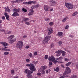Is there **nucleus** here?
<instances>
[{"instance_id":"09e8293b","label":"nucleus","mask_w":78,"mask_h":78,"mask_svg":"<svg viewBox=\"0 0 78 78\" xmlns=\"http://www.w3.org/2000/svg\"><path fill=\"white\" fill-rule=\"evenodd\" d=\"M34 56H36V55H37V52H35L34 53Z\"/></svg>"},{"instance_id":"338daca9","label":"nucleus","mask_w":78,"mask_h":78,"mask_svg":"<svg viewBox=\"0 0 78 78\" xmlns=\"http://www.w3.org/2000/svg\"><path fill=\"white\" fill-rule=\"evenodd\" d=\"M46 73H48V70H46Z\"/></svg>"},{"instance_id":"9b49d317","label":"nucleus","mask_w":78,"mask_h":78,"mask_svg":"<svg viewBox=\"0 0 78 78\" xmlns=\"http://www.w3.org/2000/svg\"><path fill=\"white\" fill-rule=\"evenodd\" d=\"M29 11L30 12H29L28 15H29V16L33 15V12H34L33 10L32 9H30Z\"/></svg>"},{"instance_id":"39448f33","label":"nucleus","mask_w":78,"mask_h":78,"mask_svg":"<svg viewBox=\"0 0 78 78\" xmlns=\"http://www.w3.org/2000/svg\"><path fill=\"white\" fill-rule=\"evenodd\" d=\"M51 36H46L45 38L43 40V42L45 44L46 43H48V41L50 39Z\"/></svg>"},{"instance_id":"7c9ffc66","label":"nucleus","mask_w":78,"mask_h":78,"mask_svg":"<svg viewBox=\"0 0 78 78\" xmlns=\"http://www.w3.org/2000/svg\"><path fill=\"white\" fill-rule=\"evenodd\" d=\"M72 78H77V76H76L75 75H73L72 76Z\"/></svg>"},{"instance_id":"a211bd4d","label":"nucleus","mask_w":78,"mask_h":78,"mask_svg":"<svg viewBox=\"0 0 78 78\" xmlns=\"http://www.w3.org/2000/svg\"><path fill=\"white\" fill-rule=\"evenodd\" d=\"M57 35L59 36H63V33L62 32H59Z\"/></svg>"},{"instance_id":"473e14b6","label":"nucleus","mask_w":78,"mask_h":78,"mask_svg":"<svg viewBox=\"0 0 78 78\" xmlns=\"http://www.w3.org/2000/svg\"><path fill=\"white\" fill-rule=\"evenodd\" d=\"M28 55L30 58H32V57H33V55H32V54L31 53L29 54Z\"/></svg>"},{"instance_id":"a19ab883","label":"nucleus","mask_w":78,"mask_h":78,"mask_svg":"<svg viewBox=\"0 0 78 78\" xmlns=\"http://www.w3.org/2000/svg\"><path fill=\"white\" fill-rule=\"evenodd\" d=\"M48 56L47 55H46L45 57V59H47L48 58Z\"/></svg>"},{"instance_id":"774afa93","label":"nucleus","mask_w":78,"mask_h":78,"mask_svg":"<svg viewBox=\"0 0 78 78\" xmlns=\"http://www.w3.org/2000/svg\"><path fill=\"white\" fill-rule=\"evenodd\" d=\"M56 60H59V58H56Z\"/></svg>"},{"instance_id":"2f4dec72","label":"nucleus","mask_w":78,"mask_h":78,"mask_svg":"<svg viewBox=\"0 0 78 78\" xmlns=\"http://www.w3.org/2000/svg\"><path fill=\"white\" fill-rule=\"evenodd\" d=\"M22 10V11H24L25 12H26L27 11L26 10V9H25L24 8H23Z\"/></svg>"},{"instance_id":"680f3d73","label":"nucleus","mask_w":78,"mask_h":78,"mask_svg":"<svg viewBox=\"0 0 78 78\" xmlns=\"http://www.w3.org/2000/svg\"><path fill=\"white\" fill-rule=\"evenodd\" d=\"M11 31H9L8 33V34H11Z\"/></svg>"},{"instance_id":"6ab92c4d","label":"nucleus","mask_w":78,"mask_h":78,"mask_svg":"<svg viewBox=\"0 0 78 78\" xmlns=\"http://www.w3.org/2000/svg\"><path fill=\"white\" fill-rule=\"evenodd\" d=\"M24 0H17L16 1H13V3H20L22 2V1H23Z\"/></svg>"},{"instance_id":"49530a36","label":"nucleus","mask_w":78,"mask_h":78,"mask_svg":"<svg viewBox=\"0 0 78 78\" xmlns=\"http://www.w3.org/2000/svg\"><path fill=\"white\" fill-rule=\"evenodd\" d=\"M26 62H30V60L29 59H26Z\"/></svg>"},{"instance_id":"423d86ee","label":"nucleus","mask_w":78,"mask_h":78,"mask_svg":"<svg viewBox=\"0 0 78 78\" xmlns=\"http://www.w3.org/2000/svg\"><path fill=\"white\" fill-rule=\"evenodd\" d=\"M66 6L69 9H71L73 8V5L72 4H68L67 3H65Z\"/></svg>"},{"instance_id":"f704fd0d","label":"nucleus","mask_w":78,"mask_h":78,"mask_svg":"<svg viewBox=\"0 0 78 78\" xmlns=\"http://www.w3.org/2000/svg\"><path fill=\"white\" fill-rule=\"evenodd\" d=\"M55 70L56 72H59V68L58 67L56 68Z\"/></svg>"},{"instance_id":"dca6fc26","label":"nucleus","mask_w":78,"mask_h":78,"mask_svg":"<svg viewBox=\"0 0 78 78\" xmlns=\"http://www.w3.org/2000/svg\"><path fill=\"white\" fill-rule=\"evenodd\" d=\"M4 15L6 17V19L7 20H9V15H8L7 13H4Z\"/></svg>"},{"instance_id":"0e129e2a","label":"nucleus","mask_w":78,"mask_h":78,"mask_svg":"<svg viewBox=\"0 0 78 78\" xmlns=\"http://www.w3.org/2000/svg\"><path fill=\"white\" fill-rule=\"evenodd\" d=\"M5 48H2V50H5Z\"/></svg>"},{"instance_id":"cd10ccee","label":"nucleus","mask_w":78,"mask_h":78,"mask_svg":"<svg viewBox=\"0 0 78 78\" xmlns=\"http://www.w3.org/2000/svg\"><path fill=\"white\" fill-rule=\"evenodd\" d=\"M72 62H69L66 64V66H69V65L71 64H72Z\"/></svg>"},{"instance_id":"37998d69","label":"nucleus","mask_w":78,"mask_h":78,"mask_svg":"<svg viewBox=\"0 0 78 78\" xmlns=\"http://www.w3.org/2000/svg\"><path fill=\"white\" fill-rule=\"evenodd\" d=\"M31 8L32 9H33L34 8H36V7H35V5H32V6H31Z\"/></svg>"},{"instance_id":"e433bc0d","label":"nucleus","mask_w":78,"mask_h":78,"mask_svg":"<svg viewBox=\"0 0 78 78\" xmlns=\"http://www.w3.org/2000/svg\"><path fill=\"white\" fill-rule=\"evenodd\" d=\"M8 54H9V52H4V55H8Z\"/></svg>"},{"instance_id":"393cba45","label":"nucleus","mask_w":78,"mask_h":78,"mask_svg":"<svg viewBox=\"0 0 78 78\" xmlns=\"http://www.w3.org/2000/svg\"><path fill=\"white\" fill-rule=\"evenodd\" d=\"M5 11H8V12H9V11H10V10L8 8V7H7V8H6Z\"/></svg>"},{"instance_id":"f257e3e1","label":"nucleus","mask_w":78,"mask_h":78,"mask_svg":"<svg viewBox=\"0 0 78 78\" xmlns=\"http://www.w3.org/2000/svg\"><path fill=\"white\" fill-rule=\"evenodd\" d=\"M48 59L50 61L49 63V67H51V66L53 65L52 62H53L55 64H56L58 62V61L56 60L55 58V57H54L53 55H51V57H49L48 58Z\"/></svg>"},{"instance_id":"de8ad7c7","label":"nucleus","mask_w":78,"mask_h":78,"mask_svg":"<svg viewBox=\"0 0 78 78\" xmlns=\"http://www.w3.org/2000/svg\"><path fill=\"white\" fill-rule=\"evenodd\" d=\"M61 55V54L60 53H57L56 54L57 56H59Z\"/></svg>"},{"instance_id":"8fccbe9b","label":"nucleus","mask_w":78,"mask_h":78,"mask_svg":"<svg viewBox=\"0 0 78 78\" xmlns=\"http://www.w3.org/2000/svg\"><path fill=\"white\" fill-rule=\"evenodd\" d=\"M25 24H26V25H30V23L26 22L25 23Z\"/></svg>"},{"instance_id":"052dcab7","label":"nucleus","mask_w":78,"mask_h":78,"mask_svg":"<svg viewBox=\"0 0 78 78\" xmlns=\"http://www.w3.org/2000/svg\"><path fill=\"white\" fill-rule=\"evenodd\" d=\"M53 10V8H51L50 9V11H52Z\"/></svg>"},{"instance_id":"c03bdc74","label":"nucleus","mask_w":78,"mask_h":78,"mask_svg":"<svg viewBox=\"0 0 78 78\" xmlns=\"http://www.w3.org/2000/svg\"><path fill=\"white\" fill-rule=\"evenodd\" d=\"M45 20L46 21H48V20H50V19H49V18H47L45 19Z\"/></svg>"},{"instance_id":"b1692460","label":"nucleus","mask_w":78,"mask_h":78,"mask_svg":"<svg viewBox=\"0 0 78 78\" xmlns=\"http://www.w3.org/2000/svg\"><path fill=\"white\" fill-rule=\"evenodd\" d=\"M62 51V50H59L55 52L56 53H61V51Z\"/></svg>"},{"instance_id":"e2e57ef3","label":"nucleus","mask_w":78,"mask_h":78,"mask_svg":"<svg viewBox=\"0 0 78 78\" xmlns=\"http://www.w3.org/2000/svg\"><path fill=\"white\" fill-rule=\"evenodd\" d=\"M3 28L2 26L1 25H0V28Z\"/></svg>"},{"instance_id":"f8f14e48","label":"nucleus","mask_w":78,"mask_h":78,"mask_svg":"<svg viewBox=\"0 0 78 78\" xmlns=\"http://www.w3.org/2000/svg\"><path fill=\"white\" fill-rule=\"evenodd\" d=\"M13 14L12 15V16L13 17H16V16H19V14L18 13L14 12Z\"/></svg>"},{"instance_id":"a18cd8bd","label":"nucleus","mask_w":78,"mask_h":78,"mask_svg":"<svg viewBox=\"0 0 78 78\" xmlns=\"http://www.w3.org/2000/svg\"><path fill=\"white\" fill-rule=\"evenodd\" d=\"M65 29H68L69 28V26L67 25L66 27H65Z\"/></svg>"},{"instance_id":"72a5a7b5","label":"nucleus","mask_w":78,"mask_h":78,"mask_svg":"<svg viewBox=\"0 0 78 78\" xmlns=\"http://www.w3.org/2000/svg\"><path fill=\"white\" fill-rule=\"evenodd\" d=\"M64 60L65 61H69L70 60L69 59L67 58H65L64 59Z\"/></svg>"},{"instance_id":"603ef678","label":"nucleus","mask_w":78,"mask_h":78,"mask_svg":"<svg viewBox=\"0 0 78 78\" xmlns=\"http://www.w3.org/2000/svg\"><path fill=\"white\" fill-rule=\"evenodd\" d=\"M53 46H54V45H53V44H52L51 45V47L52 48V47H53Z\"/></svg>"},{"instance_id":"2eb2a0df","label":"nucleus","mask_w":78,"mask_h":78,"mask_svg":"<svg viewBox=\"0 0 78 78\" xmlns=\"http://www.w3.org/2000/svg\"><path fill=\"white\" fill-rule=\"evenodd\" d=\"M44 9L45 11H48V9L50 8V7L47 5H44Z\"/></svg>"},{"instance_id":"412c9836","label":"nucleus","mask_w":78,"mask_h":78,"mask_svg":"<svg viewBox=\"0 0 78 78\" xmlns=\"http://www.w3.org/2000/svg\"><path fill=\"white\" fill-rule=\"evenodd\" d=\"M23 20L24 21V22H28L29 20H29L28 18H25L23 19Z\"/></svg>"},{"instance_id":"4468645a","label":"nucleus","mask_w":78,"mask_h":78,"mask_svg":"<svg viewBox=\"0 0 78 78\" xmlns=\"http://www.w3.org/2000/svg\"><path fill=\"white\" fill-rule=\"evenodd\" d=\"M50 2H51V3H52V6H54L55 5H56V2L53 0H51Z\"/></svg>"},{"instance_id":"f3484780","label":"nucleus","mask_w":78,"mask_h":78,"mask_svg":"<svg viewBox=\"0 0 78 78\" xmlns=\"http://www.w3.org/2000/svg\"><path fill=\"white\" fill-rule=\"evenodd\" d=\"M0 44H2V45H3L4 47H5V46H7V45H8V44H7L6 42H0Z\"/></svg>"},{"instance_id":"f03ea898","label":"nucleus","mask_w":78,"mask_h":78,"mask_svg":"<svg viewBox=\"0 0 78 78\" xmlns=\"http://www.w3.org/2000/svg\"><path fill=\"white\" fill-rule=\"evenodd\" d=\"M25 72V73H27V76L28 77V78H32V75H31V73H33V71H30L28 69H26Z\"/></svg>"},{"instance_id":"79ce46f5","label":"nucleus","mask_w":78,"mask_h":78,"mask_svg":"<svg viewBox=\"0 0 78 78\" xmlns=\"http://www.w3.org/2000/svg\"><path fill=\"white\" fill-rule=\"evenodd\" d=\"M26 37H27V36L24 35L22 37V39H24V38H26Z\"/></svg>"},{"instance_id":"69168bd1","label":"nucleus","mask_w":78,"mask_h":78,"mask_svg":"<svg viewBox=\"0 0 78 78\" xmlns=\"http://www.w3.org/2000/svg\"><path fill=\"white\" fill-rule=\"evenodd\" d=\"M19 78V77H18V76H17L14 77V78Z\"/></svg>"},{"instance_id":"ea45409f","label":"nucleus","mask_w":78,"mask_h":78,"mask_svg":"<svg viewBox=\"0 0 78 78\" xmlns=\"http://www.w3.org/2000/svg\"><path fill=\"white\" fill-rule=\"evenodd\" d=\"M35 5V8H39V4H37V5Z\"/></svg>"},{"instance_id":"58836bf2","label":"nucleus","mask_w":78,"mask_h":78,"mask_svg":"<svg viewBox=\"0 0 78 78\" xmlns=\"http://www.w3.org/2000/svg\"><path fill=\"white\" fill-rule=\"evenodd\" d=\"M66 20H67V18H65L63 20L62 22H66Z\"/></svg>"},{"instance_id":"4d7b16f0","label":"nucleus","mask_w":78,"mask_h":78,"mask_svg":"<svg viewBox=\"0 0 78 78\" xmlns=\"http://www.w3.org/2000/svg\"><path fill=\"white\" fill-rule=\"evenodd\" d=\"M58 43L59 45H61L62 44V42L61 41H59Z\"/></svg>"},{"instance_id":"4c0bfd02","label":"nucleus","mask_w":78,"mask_h":78,"mask_svg":"<svg viewBox=\"0 0 78 78\" xmlns=\"http://www.w3.org/2000/svg\"><path fill=\"white\" fill-rule=\"evenodd\" d=\"M37 62H37V61H36V62L34 61L32 62V63L33 64H37Z\"/></svg>"},{"instance_id":"1a4fd4ad","label":"nucleus","mask_w":78,"mask_h":78,"mask_svg":"<svg viewBox=\"0 0 78 78\" xmlns=\"http://www.w3.org/2000/svg\"><path fill=\"white\" fill-rule=\"evenodd\" d=\"M48 35H50L53 33V29L51 28H49L48 29Z\"/></svg>"},{"instance_id":"5fc2aeb1","label":"nucleus","mask_w":78,"mask_h":78,"mask_svg":"<svg viewBox=\"0 0 78 78\" xmlns=\"http://www.w3.org/2000/svg\"><path fill=\"white\" fill-rule=\"evenodd\" d=\"M2 19H3V20H5V19H6V18H5V16H3L2 17Z\"/></svg>"},{"instance_id":"864d4df0","label":"nucleus","mask_w":78,"mask_h":78,"mask_svg":"<svg viewBox=\"0 0 78 78\" xmlns=\"http://www.w3.org/2000/svg\"><path fill=\"white\" fill-rule=\"evenodd\" d=\"M69 37H71L72 38L73 37H74V36H73L71 35H69Z\"/></svg>"},{"instance_id":"c85d7f7f","label":"nucleus","mask_w":78,"mask_h":78,"mask_svg":"<svg viewBox=\"0 0 78 78\" xmlns=\"http://www.w3.org/2000/svg\"><path fill=\"white\" fill-rule=\"evenodd\" d=\"M16 39H14L13 40H10V42H11V44H12V43H13V42H15V41H16Z\"/></svg>"},{"instance_id":"bb28decb","label":"nucleus","mask_w":78,"mask_h":78,"mask_svg":"<svg viewBox=\"0 0 78 78\" xmlns=\"http://www.w3.org/2000/svg\"><path fill=\"white\" fill-rule=\"evenodd\" d=\"M5 48H7V47H5V48L4 50L6 51H10V50Z\"/></svg>"},{"instance_id":"aec40b11","label":"nucleus","mask_w":78,"mask_h":78,"mask_svg":"<svg viewBox=\"0 0 78 78\" xmlns=\"http://www.w3.org/2000/svg\"><path fill=\"white\" fill-rule=\"evenodd\" d=\"M66 77H68V76H67L66 74L64 73L63 76L60 77L59 78H66Z\"/></svg>"},{"instance_id":"7ed1b4c3","label":"nucleus","mask_w":78,"mask_h":78,"mask_svg":"<svg viewBox=\"0 0 78 78\" xmlns=\"http://www.w3.org/2000/svg\"><path fill=\"white\" fill-rule=\"evenodd\" d=\"M26 66H28L30 68V69L32 71H35L36 70V68H35V66L32 63H30V64H27L26 65Z\"/></svg>"},{"instance_id":"ddd939ff","label":"nucleus","mask_w":78,"mask_h":78,"mask_svg":"<svg viewBox=\"0 0 78 78\" xmlns=\"http://www.w3.org/2000/svg\"><path fill=\"white\" fill-rule=\"evenodd\" d=\"M20 8L17 9L16 8H14L13 9V11L14 12H16L17 13L20 12Z\"/></svg>"},{"instance_id":"bf43d9fd","label":"nucleus","mask_w":78,"mask_h":78,"mask_svg":"<svg viewBox=\"0 0 78 78\" xmlns=\"http://www.w3.org/2000/svg\"><path fill=\"white\" fill-rule=\"evenodd\" d=\"M61 66L63 68H64V65L62 64L61 65Z\"/></svg>"},{"instance_id":"13d9d810","label":"nucleus","mask_w":78,"mask_h":78,"mask_svg":"<svg viewBox=\"0 0 78 78\" xmlns=\"http://www.w3.org/2000/svg\"><path fill=\"white\" fill-rule=\"evenodd\" d=\"M37 74V75H40V76L41 75V73H38Z\"/></svg>"},{"instance_id":"c756f323","label":"nucleus","mask_w":78,"mask_h":78,"mask_svg":"<svg viewBox=\"0 0 78 78\" xmlns=\"http://www.w3.org/2000/svg\"><path fill=\"white\" fill-rule=\"evenodd\" d=\"M53 22H51L49 23V25H50V26H52V25H53Z\"/></svg>"},{"instance_id":"3c124183","label":"nucleus","mask_w":78,"mask_h":78,"mask_svg":"<svg viewBox=\"0 0 78 78\" xmlns=\"http://www.w3.org/2000/svg\"><path fill=\"white\" fill-rule=\"evenodd\" d=\"M25 48L27 49H28V48H30V46H27Z\"/></svg>"},{"instance_id":"a878e982","label":"nucleus","mask_w":78,"mask_h":78,"mask_svg":"<svg viewBox=\"0 0 78 78\" xmlns=\"http://www.w3.org/2000/svg\"><path fill=\"white\" fill-rule=\"evenodd\" d=\"M78 14V12H75L74 13H73L72 15V16H75V15H76V14Z\"/></svg>"},{"instance_id":"c9c22d12","label":"nucleus","mask_w":78,"mask_h":78,"mask_svg":"<svg viewBox=\"0 0 78 78\" xmlns=\"http://www.w3.org/2000/svg\"><path fill=\"white\" fill-rule=\"evenodd\" d=\"M11 73L12 74V75H14V70H12L11 71Z\"/></svg>"},{"instance_id":"20e7f679","label":"nucleus","mask_w":78,"mask_h":78,"mask_svg":"<svg viewBox=\"0 0 78 78\" xmlns=\"http://www.w3.org/2000/svg\"><path fill=\"white\" fill-rule=\"evenodd\" d=\"M23 45V43L22 41H19L17 43L16 45V46L18 48H19L20 50L22 49V46Z\"/></svg>"},{"instance_id":"4be33fe9","label":"nucleus","mask_w":78,"mask_h":78,"mask_svg":"<svg viewBox=\"0 0 78 78\" xmlns=\"http://www.w3.org/2000/svg\"><path fill=\"white\" fill-rule=\"evenodd\" d=\"M61 53H62V55H63V56H66V54H65L66 53V52L65 51L62 50Z\"/></svg>"},{"instance_id":"6e6d98bb","label":"nucleus","mask_w":78,"mask_h":78,"mask_svg":"<svg viewBox=\"0 0 78 78\" xmlns=\"http://www.w3.org/2000/svg\"><path fill=\"white\" fill-rule=\"evenodd\" d=\"M63 59V58L62 57H60L59 58V59Z\"/></svg>"},{"instance_id":"5701e85b","label":"nucleus","mask_w":78,"mask_h":78,"mask_svg":"<svg viewBox=\"0 0 78 78\" xmlns=\"http://www.w3.org/2000/svg\"><path fill=\"white\" fill-rule=\"evenodd\" d=\"M9 39H11L13 38H14V35H11L10 36L8 37Z\"/></svg>"},{"instance_id":"0eeeda50","label":"nucleus","mask_w":78,"mask_h":78,"mask_svg":"<svg viewBox=\"0 0 78 78\" xmlns=\"http://www.w3.org/2000/svg\"><path fill=\"white\" fill-rule=\"evenodd\" d=\"M66 70L65 71V75H67V74L70 73H71V70L69 67H67L66 68Z\"/></svg>"},{"instance_id":"6e6552de","label":"nucleus","mask_w":78,"mask_h":78,"mask_svg":"<svg viewBox=\"0 0 78 78\" xmlns=\"http://www.w3.org/2000/svg\"><path fill=\"white\" fill-rule=\"evenodd\" d=\"M32 3L35 4L36 2H35V1H31L29 2H24L23 3V4H24V5H31Z\"/></svg>"},{"instance_id":"9d476101","label":"nucleus","mask_w":78,"mask_h":78,"mask_svg":"<svg viewBox=\"0 0 78 78\" xmlns=\"http://www.w3.org/2000/svg\"><path fill=\"white\" fill-rule=\"evenodd\" d=\"M47 68V66H42L41 67V69H42V74H43L44 75L45 74V69H46Z\"/></svg>"}]
</instances>
